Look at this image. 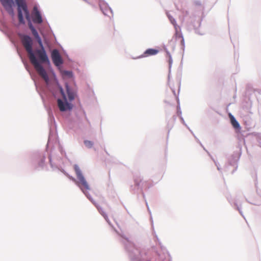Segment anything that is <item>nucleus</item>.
<instances>
[{
    "label": "nucleus",
    "mask_w": 261,
    "mask_h": 261,
    "mask_svg": "<svg viewBox=\"0 0 261 261\" xmlns=\"http://www.w3.org/2000/svg\"><path fill=\"white\" fill-rule=\"evenodd\" d=\"M20 38L21 43L28 54L30 61L34 66L37 73L43 79L46 83L49 82V77L46 71L43 66L39 63V61L36 58L33 51V40L28 35L20 34Z\"/></svg>",
    "instance_id": "obj_1"
},
{
    "label": "nucleus",
    "mask_w": 261,
    "mask_h": 261,
    "mask_svg": "<svg viewBox=\"0 0 261 261\" xmlns=\"http://www.w3.org/2000/svg\"><path fill=\"white\" fill-rule=\"evenodd\" d=\"M74 169L76 173V175L79 181H76L75 179L71 176H69V178L75 181L77 185L84 192H85V191L90 190L89 185L83 175L79 167L77 165H75L74 166Z\"/></svg>",
    "instance_id": "obj_2"
},
{
    "label": "nucleus",
    "mask_w": 261,
    "mask_h": 261,
    "mask_svg": "<svg viewBox=\"0 0 261 261\" xmlns=\"http://www.w3.org/2000/svg\"><path fill=\"white\" fill-rule=\"evenodd\" d=\"M18 6V17L20 23H24L22 11L24 12L25 18L27 20H30L29 12L27 8V4L24 0H15Z\"/></svg>",
    "instance_id": "obj_3"
},
{
    "label": "nucleus",
    "mask_w": 261,
    "mask_h": 261,
    "mask_svg": "<svg viewBox=\"0 0 261 261\" xmlns=\"http://www.w3.org/2000/svg\"><path fill=\"white\" fill-rule=\"evenodd\" d=\"M60 91L64 100V101L61 99H58L57 100L58 107L60 111L61 112H64L67 110H71L72 108V106L71 104L68 103L67 101L66 95L64 92L63 89L62 87H60Z\"/></svg>",
    "instance_id": "obj_4"
},
{
    "label": "nucleus",
    "mask_w": 261,
    "mask_h": 261,
    "mask_svg": "<svg viewBox=\"0 0 261 261\" xmlns=\"http://www.w3.org/2000/svg\"><path fill=\"white\" fill-rule=\"evenodd\" d=\"M35 57H37L40 63H49V60L47 57V54L44 48L37 49L35 50Z\"/></svg>",
    "instance_id": "obj_5"
},
{
    "label": "nucleus",
    "mask_w": 261,
    "mask_h": 261,
    "mask_svg": "<svg viewBox=\"0 0 261 261\" xmlns=\"http://www.w3.org/2000/svg\"><path fill=\"white\" fill-rule=\"evenodd\" d=\"M51 57L54 64L56 66H60L63 64V60L59 51L55 49L51 54Z\"/></svg>",
    "instance_id": "obj_6"
},
{
    "label": "nucleus",
    "mask_w": 261,
    "mask_h": 261,
    "mask_svg": "<svg viewBox=\"0 0 261 261\" xmlns=\"http://www.w3.org/2000/svg\"><path fill=\"white\" fill-rule=\"evenodd\" d=\"M34 14L33 15V21L36 23H41L42 22V17L39 11L38 10L36 7L33 8Z\"/></svg>",
    "instance_id": "obj_7"
},
{
    "label": "nucleus",
    "mask_w": 261,
    "mask_h": 261,
    "mask_svg": "<svg viewBox=\"0 0 261 261\" xmlns=\"http://www.w3.org/2000/svg\"><path fill=\"white\" fill-rule=\"evenodd\" d=\"M159 52L158 49L149 48L146 50L144 53L141 55L139 58H146L151 56L156 55Z\"/></svg>",
    "instance_id": "obj_8"
},
{
    "label": "nucleus",
    "mask_w": 261,
    "mask_h": 261,
    "mask_svg": "<svg viewBox=\"0 0 261 261\" xmlns=\"http://www.w3.org/2000/svg\"><path fill=\"white\" fill-rule=\"evenodd\" d=\"M66 89L68 99L71 101L75 98V92L73 89H71L68 85H66Z\"/></svg>",
    "instance_id": "obj_9"
},
{
    "label": "nucleus",
    "mask_w": 261,
    "mask_h": 261,
    "mask_svg": "<svg viewBox=\"0 0 261 261\" xmlns=\"http://www.w3.org/2000/svg\"><path fill=\"white\" fill-rule=\"evenodd\" d=\"M228 116L230 120L231 124H232L233 127L236 129H240L241 126L239 122L236 120L233 116L230 113L228 114Z\"/></svg>",
    "instance_id": "obj_10"
},
{
    "label": "nucleus",
    "mask_w": 261,
    "mask_h": 261,
    "mask_svg": "<svg viewBox=\"0 0 261 261\" xmlns=\"http://www.w3.org/2000/svg\"><path fill=\"white\" fill-rule=\"evenodd\" d=\"M2 4L7 10H10L12 9L13 0H0Z\"/></svg>",
    "instance_id": "obj_11"
},
{
    "label": "nucleus",
    "mask_w": 261,
    "mask_h": 261,
    "mask_svg": "<svg viewBox=\"0 0 261 261\" xmlns=\"http://www.w3.org/2000/svg\"><path fill=\"white\" fill-rule=\"evenodd\" d=\"M135 185L137 186H141L142 189H147L149 188V186H147L148 182L147 181L143 182L142 184L141 185L142 182V180L139 178H136L135 180Z\"/></svg>",
    "instance_id": "obj_12"
},
{
    "label": "nucleus",
    "mask_w": 261,
    "mask_h": 261,
    "mask_svg": "<svg viewBox=\"0 0 261 261\" xmlns=\"http://www.w3.org/2000/svg\"><path fill=\"white\" fill-rule=\"evenodd\" d=\"M84 144L87 147L91 148L93 146V143L91 141L85 140L84 141Z\"/></svg>",
    "instance_id": "obj_13"
},
{
    "label": "nucleus",
    "mask_w": 261,
    "mask_h": 261,
    "mask_svg": "<svg viewBox=\"0 0 261 261\" xmlns=\"http://www.w3.org/2000/svg\"><path fill=\"white\" fill-rule=\"evenodd\" d=\"M35 38L36 39V40L39 45V46L40 47V48H44L41 39L39 35H38V37H36Z\"/></svg>",
    "instance_id": "obj_14"
},
{
    "label": "nucleus",
    "mask_w": 261,
    "mask_h": 261,
    "mask_svg": "<svg viewBox=\"0 0 261 261\" xmlns=\"http://www.w3.org/2000/svg\"><path fill=\"white\" fill-rule=\"evenodd\" d=\"M35 38L36 39V40L39 45V46L40 47V48H44L41 39L39 35H38V37H36Z\"/></svg>",
    "instance_id": "obj_15"
},
{
    "label": "nucleus",
    "mask_w": 261,
    "mask_h": 261,
    "mask_svg": "<svg viewBox=\"0 0 261 261\" xmlns=\"http://www.w3.org/2000/svg\"><path fill=\"white\" fill-rule=\"evenodd\" d=\"M35 38L36 39V40L39 45V46L40 47V48H44L41 39L39 35H38V37H36Z\"/></svg>",
    "instance_id": "obj_16"
},
{
    "label": "nucleus",
    "mask_w": 261,
    "mask_h": 261,
    "mask_svg": "<svg viewBox=\"0 0 261 261\" xmlns=\"http://www.w3.org/2000/svg\"><path fill=\"white\" fill-rule=\"evenodd\" d=\"M31 32L32 33V34L33 35V36L35 37H38V35H39V34L36 29H32V31Z\"/></svg>",
    "instance_id": "obj_17"
},
{
    "label": "nucleus",
    "mask_w": 261,
    "mask_h": 261,
    "mask_svg": "<svg viewBox=\"0 0 261 261\" xmlns=\"http://www.w3.org/2000/svg\"><path fill=\"white\" fill-rule=\"evenodd\" d=\"M29 27L31 31H32V29H35L31 22L29 24Z\"/></svg>",
    "instance_id": "obj_18"
},
{
    "label": "nucleus",
    "mask_w": 261,
    "mask_h": 261,
    "mask_svg": "<svg viewBox=\"0 0 261 261\" xmlns=\"http://www.w3.org/2000/svg\"><path fill=\"white\" fill-rule=\"evenodd\" d=\"M179 37L181 38V42L182 44H184V40L183 37H182V36H179Z\"/></svg>",
    "instance_id": "obj_19"
},
{
    "label": "nucleus",
    "mask_w": 261,
    "mask_h": 261,
    "mask_svg": "<svg viewBox=\"0 0 261 261\" xmlns=\"http://www.w3.org/2000/svg\"><path fill=\"white\" fill-rule=\"evenodd\" d=\"M169 19H170V20L172 21V23H174V22H175L174 20H173L172 21V20H171V18H170V17H169Z\"/></svg>",
    "instance_id": "obj_20"
}]
</instances>
